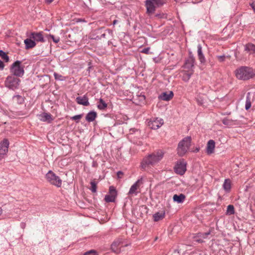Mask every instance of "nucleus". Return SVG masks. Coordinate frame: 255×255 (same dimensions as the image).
I'll return each instance as SVG.
<instances>
[{"mask_svg": "<svg viewBox=\"0 0 255 255\" xmlns=\"http://www.w3.org/2000/svg\"><path fill=\"white\" fill-rule=\"evenodd\" d=\"M4 67V65L2 61L0 60V69H3Z\"/></svg>", "mask_w": 255, "mask_h": 255, "instance_id": "a18cd8bd", "label": "nucleus"}, {"mask_svg": "<svg viewBox=\"0 0 255 255\" xmlns=\"http://www.w3.org/2000/svg\"><path fill=\"white\" fill-rule=\"evenodd\" d=\"M24 43L25 45V49H28L33 48L36 45V43L34 40H32L31 38H27L24 40Z\"/></svg>", "mask_w": 255, "mask_h": 255, "instance_id": "b1692460", "label": "nucleus"}, {"mask_svg": "<svg viewBox=\"0 0 255 255\" xmlns=\"http://www.w3.org/2000/svg\"><path fill=\"white\" fill-rule=\"evenodd\" d=\"M163 120L160 118H153L148 122V127L153 129H157L163 124Z\"/></svg>", "mask_w": 255, "mask_h": 255, "instance_id": "9d476101", "label": "nucleus"}, {"mask_svg": "<svg viewBox=\"0 0 255 255\" xmlns=\"http://www.w3.org/2000/svg\"><path fill=\"white\" fill-rule=\"evenodd\" d=\"M251 107V102L250 101V99L249 97H247L246 105H245V109L246 110H249Z\"/></svg>", "mask_w": 255, "mask_h": 255, "instance_id": "c9c22d12", "label": "nucleus"}, {"mask_svg": "<svg viewBox=\"0 0 255 255\" xmlns=\"http://www.w3.org/2000/svg\"><path fill=\"white\" fill-rule=\"evenodd\" d=\"M194 71H184L182 80L185 82L188 81L191 75L193 74Z\"/></svg>", "mask_w": 255, "mask_h": 255, "instance_id": "c756f323", "label": "nucleus"}, {"mask_svg": "<svg viewBox=\"0 0 255 255\" xmlns=\"http://www.w3.org/2000/svg\"><path fill=\"white\" fill-rule=\"evenodd\" d=\"M54 76H55V78L56 79H58L59 78V77H61V75H59L58 74H56V73H54Z\"/></svg>", "mask_w": 255, "mask_h": 255, "instance_id": "09e8293b", "label": "nucleus"}, {"mask_svg": "<svg viewBox=\"0 0 255 255\" xmlns=\"http://www.w3.org/2000/svg\"><path fill=\"white\" fill-rule=\"evenodd\" d=\"M2 210L1 208L0 207V215H1L2 214Z\"/></svg>", "mask_w": 255, "mask_h": 255, "instance_id": "5fc2aeb1", "label": "nucleus"}, {"mask_svg": "<svg viewBox=\"0 0 255 255\" xmlns=\"http://www.w3.org/2000/svg\"><path fill=\"white\" fill-rule=\"evenodd\" d=\"M90 184L91 187L90 189L91 191L93 193L96 192L97 191V183L95 181L93 180L90 182Z\"/></svg>", "mask_w": 255, "mask_h": 255, "instance_id": "f704fd0d", "label": "nucleus"}, {"mask_svg": "<svg viewBox=\"0 0 255 255\" xmlns=\"http://www.w3.org/2000/svg\"><path fill=\"white\" fill-rule=\"evenodd\" d=\"M195 61V60L193 55L190 52L189 57L185 61L184 68L187 69L188 71H193Z\"/></svg>", "mask_w": 255, "mask_h": 255, "instance_id": "9b49d317", "label": "nucleus"}, {"mask_svg": "<svg viewBox=\"0 0 255 255\" xmlns=\"http://www.w3.org/2000/svg\"><path fill=\"white\" fill-rule=\"evenodd\" d=\"M191 137L188 136L178 143L177 153L179 156H183L188 152L191 146Z\"/></svg>", "mask_w": 255, "mask_h": 255, "instance_id": "7ed1b4c3", "label": "nucleus"}, {"mask_svg": "<svg viewBox=\"0 0 255 255\" xmlns=\"http://www.w3.org/2000/svg\"><path fill=\"white\" fill-rule=\"evenodd\" d=\"M13 100L19 104H22L24 102L23 98L20 95H15L13 96Z\"/></svg>", "mask_w": 255, "mask_h": 255, "instance_id": "2f4dec72", "label": "nucleus"}, {"mask_svg": "<svg viewBox=\"0 0 255 255\" xmlns=\"http://www.w3.org/2000/svg\"><path fill=\"white\" fill-rule=\"evenodd\" d=\"M210 234V231L206 233H199L197 234V238L198 239H197L196 241L199 243L204 242V240L210 239L209 237Z\"/></svg>", "mask_w": 255, "mask_h": 255, "instance_id": "6ab92c4d", "label": "nucleus"}, {"mask_svg": "<svg viewBox=\"0 0 255 255\" xmlns=\"http://www.w3.org/2000/svg\"><path fill=\"white\" fill-rule=\"evenodd\" d=\"M46 178L49 183L58 187H60L62 185V180L60 177L51 170L46 174Z\"/></svg>", "mask_w": 255, "mask_h": 255, "instance_id": "0eeeda50", "label": "nucleus"}, {"mask_svg": "<svg viewBox=\"0 0 255 255\" xmlns=\"http://www.w3.org/2000/svg\"><path fill=\"white\" fill-rule=\"evenodd\" d=\"M76 101L78 104L85 106H88L90 105L88 98L86 95L77 97L76 98Z\"/></svg>", "mask_w": 255, "mask_h": 255, "instance_id": "a211bd4d", "label": "nucleus"}, {"mask_svg": "<svg viewBox=\"0 0 255 255\" xmlns=\"http://www.w3.org/2000/svg\"><path fill=\"white\" fill-rule=\"evenodd\" d=\"M53 0H46L47 3H50Z\"/></svg>", "mask_w": 255, "mask_h": 255, "instance_id": "864d4df0", "label": "nucleus"}, {"mask_svg": "<svg viewBox=\"0 0 255 255\" xmlns=\"http://www.w3.org/2000/svg\"><path fill=\"white\" fill-rule=\"evenodd\" d=\"M118 22V20H114V21H113V24H114V25H115V24H116Z\"/></svg>", "mask_w": 255, "mask_h": 255, "instance_id": "603ef678", "label": "nucleus"}, {"mask_svg": "<svg viewBox=\"0 0 255 255\" xmlns=\"http://www.w3.org/2000/svg\"><path fill=\"white\" fill-rule=\"evenodd\" d=\"M245 51L249 52L250 54H253L255 57V45L249 43L245 45Z\"/></svg>", "mask_w": 255, "mask_h": 255, "instance_id": "5701e85b", "label": "nucleus"}, {"mask_svg": "<svg viewBox=\"0 0 255 255\" xmlns=\"http://www.w3.org/2000/svg\"><path fill=\"white\" fill-rule=\"evenodd\" d=\"M197 49L198 59L201 63H204L206 62V59L203 53L202 47L200 44L198 45Z\"/></svg>", "mask_w": 255, "mask_h": 255, "instance_id": "4be33fe9", "label": "nucleus"}, {"mask_svg": "<svg viewBox=\"0 0 255 255\" xmlns=\"http://www.w3.org/2000/svg\"><path fill=\"white\" fill-rule=\"evenodd\" d=\"M186 165L187 162L183 159L179 160L174 167L175 172L179 175H183L186 171Z\"/></svg>", "mask_w": 255, "mask_h": 255, "instance_id": "1a4fd4ad", "label": "nucleus"}, {"mask_svg": "<svg viewBox=\"0 0 255 255\" xmlns=\"http://www.w3.org/2000/svg\"><path fill=\"white\" fill-rule=\"evenodd\" d=\"M123 175V173L122 171H118L117 172V176L119 178H122Z\"/></svg>", "mask_w": 255, "mask_h": 255, "instance_id": "c03bdc74", "label": "nucleus"}, {"mask_svg": "<svg viewBox=\"0 0 255 255\" xmlns=\"http://www.w3.org/2000/svg\"><path fill=\"white\" fill-rule=\"evenodd\" d=\"M199 147H196L194 150H193V152H197L199 151Z\"/></svg>", "mask_w": 255, "mask_h": 255, "instance_id": "3c124183", "label": "nucleus"}, {"mask_svg": "<svg viewBox=\"0 0 255 255\" xmlns=\"http://www.w3.org/2000/svg\"><path fill=\"white\" fill-rule=\"evenodd\" d=\"M224 189L227 192H229L231 188V181L229 179H226L223 185Z\"/></svg>", "mask_w": 255, "mask_h": 255, "instance_id": "bb28decb", "label": "nucleus"}, {"mask_svg": "<svg viewBox=\"0 0 255 255\" xmlns=\"http://www.w3.org/2000/svg\"><path fill=\"white\" fill-rule=\"evenodd\" d=\"M96 33L100 34V35L97 36L95 39H101L102 38H105L107 34L112 35L113 34V31L110 29L104 30L103 28H101L96 31Z\"/></svg>", "mask_w": 255, "mask_h": 255, "instance_id": "4468645a", "label": "nucleus"}, {"mask_svg": "<svg viewBox=\"0 0 255 255\" xmlns=\"http://www.w3.org/2000/svg\"><path fill=\"white\" fill-rule=\"evenodd\" d=\"M55 43H57L60 41V38L59 37H55L53 35L50 34L49 36Z\"/></svg>", "mask_w": 255, "mask_h": 255, "instance_id": "4c0bfd02", "label": "nucleus"}, {"mask_svg": "<svg viewBox=\"0 0 255 255\" xmlns=\"http://www.w3.org/2000/svg\"><path fill=\"white\" fill-rule=\"evenodd\" d=\"M235 214V208L233 205H229L227 207L226 214L229 215H233Z\"/></svg>", "mask_w": 255, "mask_h": 255, "instance_id": "7c9ffc66", "label": "nucleus"}, {"mask_svg": "<svg viewBox=\"0 0 255 255\" xmlns=\"http://www.w3.org/2000/svg\"><path fill=\"white\" fill-rule=\"evenodd\" d=\"M222 123L224 125L227 126H233L234 125V122L232 120L225 118L222 120Z\"/></svg>", "mask_w": 255, "mask_h": 255, "instance_id": "72a5a7b5", "label": "nucleus"}, {"mask_svg": "<svg viewBox=\"0 0 255 255\" xmlns=\"http://www.w3.org/2000/svg\"><path fill=\"white\" fill-rule=\"evenodd\" d=\"M196 101L199 105H202L204 104V99L200 96L196 98Z\"/></svg>", "mask_w": 255, "mask_h": 255, "instance_id": "e433bc0d", "label": "nucleus"}, {"mask_svg": "<svg viewBox=\"0 0 255 255\" xmlns=\"http://www.w3.org/2000/svg\"><path fill=\"white\" fill-rule=\"evenodd\" d=\"M0 57L5 62H7L9 61V57L7 56L6 53L3 51L0 50Z\"/></svg>", "mask_w": 255, "mask_h": 255, "instance_id": "473e14b6", "label": "nucleus"}, {"mask_svg": "<svg viewBox=\"0 0 255 255\" xmlns=\"http://www.w3.org/2000/svg\"><path fill=\"white\" fill-rule=\"evenodd\" d=\"M10 70L12 75L16 77H22L24 73V66L21 65V62L18 60L11 65Z\"/></svg>", "mask_w": 255, "mask_h": 255, "instance_id": "39448f33", "label": "nucleus"}, {"mask_svg": "<svg viewBox=\"0 0 255 255\" xmlns=\"http://www.w3.org/2000/svg\"><path fill=\"white\" fill-rule=\"evenodd\" d=\"M165 213L164 212H157L153 215V218L155 222L159 221L164 218Z\"/></svg>", "mask_w": 255, "mask_h": 255, "instance_id": "cd10ccee", "label": "nucleus"}, {"mask_svg": "<svg viewBox=\"0 0 255 255\" xmlns=\"http://www.w3.org/2000/svg\"><path fill=\"white\" fill-rule=\"evenodd\" d=\"M173 96L174 94L172 91L165 92L159 95L158 99L161 100L168 101L172 99Z\"/></svg>", "mask_w": 255, "mask_h": 255, "instance_id": "dca6fc26", "label": "nucleus"}, {"mask_svg": "<svg viewBox=\"0 0 255 255\" xmlns=\"http://www.w3.org/2000/svg\"><path fill=\"white\" fill-rule=\"evenodd\" d=\"M236 76L240 80H247L255 76V71L250 67L242 66L236 70Z\"/></svg>", "mask_w": 255, "mask_h": 255, "instance_id": "f03ea898", "label": "nucleus"}, {"mask_svg": "<svg viewBox=\"0 0 255 255\" xmlns=\"http://www.w3.org/2000/svg\"><path fill=\"white\" fill-rule=\"evenodd\" d=\"M163 155L164 152L159 150L145 157L141 162V169L145 170L147 167L155 165L162 159Z\"/></svg>", "mask_w": 255, "mask_h": 255, "instance_id": "f257e3e1", "label": "nucleus"}, {"mask_svg": "<svg viewBox=\"0 0 255 255\" xmlns=\"http://www.w3.org/2000/svg\"><path fill=\"white\" fill-rule=\"evenodd\" d=\"M123 243V240L122 239L118 238L116 239L111 245V250L112 251L117 254H119L121 250L119 247Z\"/></svg>", "mask_w": 255, "mask_h": 255, "instance_id": "2eb2a0df", "label": "nucleus"}, {"mask_svg": "<svg viewBox=\"0 0 255 255\" xmlns=\"http://www.w3.org/2000/svg\"><path fill=\"white\" fill-rule=\"evenodd\" d=\"M164 3L163 0H146L145 6L146 8V13L150 15L154 13L156 7L162 6Z\"/></svg>", "mask_w": 255, "mask_h": 255, "instance_id": "20e7f679", "label": "nucleus"}, {"mask_svg": "<svg viewBox=\"0 0 255 255\" xmlns=\"http://www.w3.org/2000/svg\"><path fill=\"white\" fill-rule=\"evenodd\" d=\"M172 255H180L179 251L178 250H175Z\"/></svg>", "mask_w": 255, "mask_h": 255, "instance_id": "de8ad7c7", "label": "nucleus"}, {"mask_svg": "<svg viewBox=\"0 0 255 255\" xmlns=\"http://www.w3.org/2000/svg\"><path fill=\"white\" fill-rule=\"evenodd\" d=\"M215 147V142L212 140L210 139L208 141L206 152L208 154H211L214 152V149Z\"/></svg>", "mask_w": 255, "mask_h": 255, "instance_id": "aec40b11", "label": "nucleus"}, {"mask_svg": "<svg viewBox=\"0 0 255 255\" xmlns=\"http://www.w3.org/2000/svg\"><path fill=\"white\" fill-rule=\"evenodd\" d=\"M251 6L253 8V10H254V11L255 12V4H254V3H252L251 4Z\"/></svg>", "mask_w": 255, "mask_h": 255, "instance_id": "8fccbe9b", "label": "nucleus"}, {"mask_svg": "<svg viewBox=\"0 0 255 255\" xmlns=\"http://www.w3.org/2000/svg\"><path fill=\"white\" fill-rule=\"evenodd\" d=\"M107 104L102 98L99 99L97 104V108L100 110H105L107 108Z\"/></svg>", "mask_w": 255, "mask_h": 255, "instance_id": "c85d7f7f", "label": "nucleus"}, {"mask_svg": "<svg viewBox=\"0 0 255 255\" xmlns=\"http://www.w3.org/2000/svg\"><path fill=\"white\" fill-rule=\"evenodd\" d=\"M27 114L26 112H22V111H18L16 112L15 115L17 116H25Z\"/></svg>", "mask_w": 255, "mask_h": 255, "instance_id": "a19ab883", "label": "nucleus"}, {"mask_svg": "<svg viewBox=\"0 0 255 255\" xmlns=\"http://www.w3.org/2000/svg\"><path fill=\"white\" fill-rule=\"evenodd\" d=\"M97 116V113L94 111H91L89 112L86 116V120L88 122H93Z\"/></svg>", "mask_w": 255, "mask_h": 255, "instance_id": "393cba45", "label": "nucleus"}, {"mask_svg": "<svg viewBox=\"0 0 255 255\" xmlns=\"http://www.w3.org/2000/svg\"><path fill=\"white\" fill-rule=\"evenodd\" d=\"M42 33V32H32L30 34V38L33 39L35 42L37 41L43 42L44 41V39Z\"/></svg>", "mask_w": 255, "mask_h": 255, "instance_id": "f3484780", "label": "nucleus"}, {"mask_svg": "<svg viewBox=\"0 0 255 255\" xmlns=\"http://www.w3.org/2000/svg\"><path fill=\"white\" fill-rule=\"evenodd\" d=\"M96 252L95 250H92L86 252L83 255H96Z\"/></svg>", "mask_w": 255, "mask_h": 255, "instance_id": "ea45409f", "label": "nucleus"}, {"mask_svg": "<svg viewBox=\"0 0 255 255\" xmlns=\"http://www.w3.org/2000/svg\"><path fill=\"white\" fill-rule=\"evenodd\" d=\"M20 79L13 75L8 76L5 81V86L10 89L15 90L18 88Z\"/></svg>", "mask_w": 255, "mask_h": 255, "instance_id": "423d86ee", "label": "nucleus"}, {"mask_svg": "<svg viewBox=\"0 0 255 255\" xmlns=\"http://www.w3.org/2000/svg\"><path fill=\"white\" fill-rule=\"evenodd\" d=\"M143 184L142 178L138 179L130 188L128 192L129 196H136L140 192V186Z\"/></svg>", "mask_w": 255, "mask_h": 255, "instance_id": "6e6552de", "label": "nucleus"}, {"mask_svg": "<svg viewBox=\"0 0 255 255\" xmlns=\"http://www.w3.org/2000/svg\"><path fill=\"white\" fill-rule=\"evenodd\" d=\"M149 49H150L149 47L145 48L141 51V52L142 53H145V54H147L149 53Z\"/></svg>", "mask_w": 255, "mask_h": 255, "instance_id": "37998d69", "label": "nucleus"}, {"mask_svg": "<svg viewBox=\"0 0 255 255\" xmlns=\"http://www.w3.org/2000/svg\"><path fill=\"white\" fill-rule=\"evenodd\" d=\"M217 58L220 62H223L225 60V55L217 56Z\"/></svg>", "mask_w": 255, "mask_h": 255, "instance_id": "79ce46f5", "label": "nucleus"}, {"mask_svg": "<svg viewBox=\"0 0 255 255\" xmlns=\"http://www.w3.org/2000/svg\"><path fill=\"white\" fill-rule=\"evenodd\" d=\"M9 146V141L7 139H4L0 143V159L3 157V155H5L8 151Z\"/></svg>", "mask_w": 255, "mask_h": 255, "instance_id": "ddd939ff", "label": "nucleus"}, {"mask_svg": "<svg viewBox=\"0 0 255 255\" xmlns=\"http://www.w3.org/2000/svg\"><path fill=\"white\" fill-rule=\"evenodd\" d=\"M135 131H138V130L136 128H131L130 129V133H133V132H135Z\"/></svg>", "mask_w": 255, "mask_h": 255, "instance_id": "49530a36", "label": "nucleus"}, {"mask_svg": "<svg viewBox=\"0 0 255 255\" xmlns=\"http://www.w3.org/2000/svg\"><path fill=\"white\" fill-rule=\"evenodd\" d=\"M82 117V115H75L72 117L71 118V119L72 120L74 121H79L80 119H81Z\"/></svg>", "mask_w": 255, "mask_h": 255, "instance_id": "58836bf2", "label": "nucleus"}, {"mask_svg": "<svg viewBox=\"0 0 255 255\" xmlns=\"http://www.w3.org/2000/svg\"><path fill=\"white\" fill-rule=\"evenodd\" d=\"M117 196V191L113 186H110L109 188V194L106 195L105 197V200L106 202H114Z\"/></svg>", "mask_w": 255, "mask_h": 255, "instance_id": "f8f14e48", "label": "nucleus"}, {"mask_svg": "<svg viewBox=\"0 0 255 255\" xmlns=\"http://www.w3.org/2000/svg\"><path fill=\"white\" fill-rule=\"evenodd\" d=\"M185 199V196L183 194H180L179 195L175 194L173 197V201L178 203H183Z\"/></svg>", "mask_w": 255, "mask_h": 255, "instance_id": "a878e982", "label": "nucleus"}, {"mask_svg": "<svg viewBox=\"0 0 255 255\" xmlns=\"http://www.w3.org/2000/svg\"><path fill=\"white\" fill-rule=\"evenodd\" d=\"M38 117L39 119L42 122H47L48 123H50L53 120L52 116L50 114L46 113H43L39 115Z\"/></svg>", "mask_w": 255, "mask_h": 255, "instance_id": "412c9836", "label": "nucleus"}]
</instances>
